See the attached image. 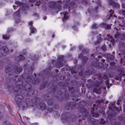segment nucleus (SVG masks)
Instances as JSON below:
<instances>
[{"instance_id": "nucleus-6", "label": "nucleus", "mask_w": 125, "mask_h": 125, "mask_svg": "<svg viewBox=\"0 0 125 125\" xmlns=\"http://www.w3.org/2000/svg\"><path fill=\"white\" fill-rule=\"evenodd\" d=\"M109 4L110 5H113L114 8H119L120 7V5L118 3H115L113 0H110Z\"/></svg>"}, {"instance_id": "nucleus-41", "label": "nucleus", "mask_w": 125, "mask_h": 125, "mask_svg": "<svg viewBox=\"0 0 125 125\" xmlns=\"http://www.w3.org/2000/svg\"><path fill=\"white\" fill-rule=\"evenodd\" d=\"M98 9V7L97 6H96L94 9V10L95 12H97V10Z\"/></svg>"}, {"instance_id": "nucleus-49", "label": "nucleus", "mask_w": 125, "mask_h": 125, "mask_svg": "<svg viewBox=\"0 0 125 125\" xmlns=\"http://www.w3.org/2000/svg\"><path fill=\"white\" fill-rule=\"evenodd\" d=\"M84 2L85 4V6H86L87 5V4L88 3L87 1L85 0H84Z\"/></svg>"}, {"instance_id": "nucleus-25", "label": "nucleus", "mask_w": 125, "mask_h": 125, "mask_svg": "<svg viewBox=\"0 0 125 125\" xmlns=\"http://www.w3.org/2000/svg\"><path fill=\"white\" fill-rule=\"evenodd\" d=\"M82 52L84 53H87L88 52V50L86 49H83L82 51Z\"/></svg>"}, {"instance_id": "nucleus-51", "label": "nucleus", "mask_w": 125, "mask_h": 125, "mask_svg": "<svg viewBox=\"0 0 125 125\" xmlns=\"http://www.w3.org/2000/svg\"><path fill=\"white\" fill-rule=\"evenodd\" d=\"M47 17L46 16H45L44 17H43V19L45 20H46L47 19Z\"/></svg>"}, {"instance_id": "nucleus-27", "label": "nucleus", "mask_w": 125, "mask_h": 125, "mask_svg": "<svg viewBox=\"0 0 125 125\" xmlns=\"http://www.w3.org/2000/svg\"><path fill=\"white\" fill-rule=\"evenodd\" d=\"M14 31V29L12 28H9L8 29L7 32L8 33L10 32H12Z\"/></svg>"}, {"instance_id": "nucleus-36", "label": "nucleus", "mask_w": 125, "mask_h": 125, "mask_svg": "<svg viewBox=\"0 0 125 125\" xmlns=\"http://www.w3.org/2000/svg\"><path fill=\"white\" fill-rule=\"evenodd\" d=\"M122 37L123 39L125 40V33L123 34H122Z\"/></svg>"}, {"instance_id": "nucleus-44", "label": "nucleus", "mask_w": 125, "mask_h": 125, "mask_svg": "<svg viewBox=\"0 0 125 125\" xmlns=\"http://www.w3.org/2000/svg\"><path fill=\"white\" fill-rule=\"evenodd\" d=\"M94 92H95L96 93H98V91H97V90H96V88H95V89H94Z\"/></svg>"}, {"instance_id": "nucleus-11", "label": "nucleus", "mask_w": 125, "mask_h": 125, "mask_svg": "<svg viewBox=\"0 0 125 125\" xmlns=\"http://www.w3.org/2000/svg\"><path fill=\"white\" fill-rule=\"evenodd\" d=\"M102 25L106 29L109 30L111 29V27L110 25H107L105 23H103Z\"/></svg>"}, {"instance_id": "nucleus-22", "label": "nucleus", "mask_w": 125, "mask_h": 125, "mask_svg": "<svg viewBox=\"0 0 125 125\" xmlns=\"http://www.w3.org/2000/svg\"><path fill=\"white\" fill-rule=\"evenodd\" d=\"M107 58L111 60L113 59V56L112 55H110L109 54H107Z\"/></svg>"}, {"instance_id": "nucleus-1", "label": "nucleus", "mask_w": 125, "mask_h": 125, "mask_svg": "<svg viewBox=\"0 0 125 125\" xmlns=\"http://www.w3.org/2000/svg\"><path fill=\"white\" fill-rule=\"evenodd\" d=\"M64 56L62 55H59L58 56L55 65L56 68H59L63 66V62L64 61Z\"/></svg>"}, {"instance_id": "nucleus-19", "label": "nucleus", "mask_w": 125, "mask_h": 125, "mask_svg": "<svg viewBox=\"0 0 125 125\" xmlns=\"http://www.w3.org/2000/svg\"><path fill=\"white\" fill-rule=\"evenodd\" d=\"M23 9H24L25 10H28L29 9V6L27 4L23 5L22 7Z\"/></svg>"}, {"instance_id": "nucleus-5", "label": "nucleus", "mask_w": 125, "mask_h": 125, "mask_svg": "<svg viewBox=\"0 0 125 125\" xmlns=\"http://www.w3.org/2000/svg\"><path fill=\"white\" fill-rule=\"evenodd\" d=\"M12 73H10L9 74L8 76H10V77L11 76V78L10 80H12V78H13V80L16 82L19 81H20V78H21V77L20 76L15 75V77L13 76V75L12 74Z\"/></svg>"}, {"instance_id": "nucleus-20", "label": "nucleus", "mask_w": 125, "mask_h": 125, "mask_svg": "<svg viewBox=\"0 0 125 125\" xmlns=\"http://www.w3.org/2000/svg\"><path fill=\"white\" fill-rule=\"evenodd\" d=\"M101 48L104 52L106 50V46L105 44H104L101 46Z\"/></svg>"}, {"instance_id": "nucleus-30", "label": "nucleus", "mask_w": 125, "mask_h": 125, "mask_svg": "<svg viewBox=\"0 0 125 125\" xmlns=\"http://www.w3.org/2000/svg\"><path fill=\"white\" fill-rule=\"evenodd\" d=\"M97 28V24L96 23H94L93 25L92 26V29H96Z\"/></svg>"}, {"instance_id": "nucleus-15", "label": "nucleus", "mask_w": 125, "mask_h": 125, "mask_svg": "<svg viewBox=\"0 0 125 125\" xmlns=\"http://www.w3.org/2000/svg\"><path fill=\"white\" fill-rule=\"evenodd\" d=\"M107 37H108L109 38V37L111 38V40L110 41L113 44H114V42L115 41V40L114 39L113 37H112L111 36H110L109 34H108L107 35Z\"/></svg>"}, {"instance_id": "nucleus-64", "label": "nucleus", "mask_w": 125, "mask_h": 125, "mask_svg": "<svg viewBox=\"0 0 125 125\" xmlns=\"http://www.w3.org/2000/svg\"><path fill=\"white\" fill-rule=\"evenodd\" d=\"M34 76L36 77V76H37V74L35 73H34Z\"/></svg>"}, {"instance_id": "nucleus-16", "label": "nucleus", "mask_w": 125, "mask_h": 125, "mask_svg": "<svg viewBox=\"0 0 125 125\" xmlns=\"http://www.w3.org/2000/svg\"><path fill=\"white\" fill-rule=\"evenodd\" d=\"M109 13L110 14V15L109 17L108 18V19H109L110 17L112 16L113 14L114 13V11L111 9L109 11Z\"/></svg>"}, {"instance_id": "nucleus-13", "label": "nucleus", "mask_w": 125, "mask_h": 125, "mask_svg": "<svg viewBox=\"0 0 125 125\" xmlns=\"http://www.w3.org/2000/svg\"><path fill=\"white\" fill-rule=\"evenodd\" d=\"M25 59V58L24 57L23 55H20L16 57V60L17 61H20L23 60Z\"/></svg>"}, {"instance_id": "nucleus-10", "label": "nucleus", "mask_w": 125, "mask_h": 125, "mask_svg": "<svg viewBox=\"0 0 125 125\" xmlns=\"http://www.w3.org/2000/svg\"><path fill=\"white\" fill-rule=\"evenodd\" d=\"M62 13L63 14L64 16L63 18L62 19V20L63 21H64L69 18V16L67 15L68 14V13L66 12H63Z\"/></svg>"}, {"instance_id": "nucleus-42", "label": "nucleus", "mask_w": 125, "mask_h": 125, "mask_svg": "<svg viewBox=\"0 0 125 125\" xmlns=\"http://www.w3.org/2000/svg\"><path fill=\"white\" fill-rule=\"evenodd\" d=\"M71 73L72 74H73L74 73H76V72L75 71H74L72 70H71Z\"/></svg>"}, {"instance_id": "nucleus-9", "label": "nucleus", "mask_w": 125, "mask_h": 125, "mask_svg": "<svg viewBox=\"0 0 125 125\" xmlns=\"http://www.w3.org/2000/svg\"><path fill=\"white\" fill-rule=\"evenodd\" d=\"M33 77V76L32 75L28 76L27 78V80L26 81V82L29 83L31 82L33 83L34 80V79L32 80Z\"/></svg>"}, {"instance_id": "nucleus-31", "label": "nucleus", "mask_w": 125, "mask_h": 125, "mask_svg": "<svg viewBox=\"0 0 125 125\" xmlns=\"http://www.w3.org/2000/svg\"><path fill=\"white\" fill-rule=\"evenodd\" d=\"M66 1V3L64 5V6H63L64 8V9H65L68 6V3H69V2H68V3L67 2V1Z\"/></svg>"}, {"instance_id": "nucleus-54", "label": "nucleus", "mask_w": 125, "mask_h": 125, "mask_svg": "<svg viewBox=\"0 0 125 125\" xmlns=\"http://www.w3.org/2000/svg\"><path fill=\"white\" fill-rule=\"evenodd\" d=\"M98 57L99 58H102V56L100 55H99L98 56Z\"/></svg>"}, {"instance_id": "nucleus-37", "label": "nucleus", "mask_w": 125, "mask_h": 125, "mask_svg": "<svg viewBox=\"0 0 125 125\" xmlns=\"http://www.w3.org/2000/svg\"><path fill=\"white\" fill-rule=\"evenodd\" d=\"M83 54L82 53H81L79 56V58H82L83 57Z\"/></svg>"}, {"instance_id": "nucleus-55", "label": "nucleus", "mask_w": 125, "mask_h": 125, "mask_svg": "<svg viewBox=\"0 0 125 125\" xmlns=\"http://www.w3.org/2000/svg\"><path fill=\"white\" fill-rule=\"evenodd\" d=\"M57 2H59V3H62V1L61 0H60L59 1H58Z\"/></svg>"}, {"instance_id": "nucleus-14", "label": "nucleus", "mask_w": 125, "mask_h": 125, "mask_svg": "<svg viewBox=\"0 0 125 125\" xmlns=\"http://www.w3.org/2000/svg\"><path fill=\"white\" fill-rule=\"evenodd\" d=\"M88 59L87 57H84L82 59V64H84L86 63L88 60Z\"/></svg>"}, {"instance_id": "nucleus-18", "label": "nucleus", "mask_w": 125, "mask_h": 125, "mask_svg": "<svg viewBox=\"0 0 125 125\" xmlns=\"http://www.w3.org/2000/svg\"><path fill=\"white\" fill-rule=\"evenodd\" d=\"M31 33H33L36 31V29L34 28L33 26H31Z\"/></svg>"}, {"instance_id": "nucleus-8", "label": "nucleus", "mask_w": 125, "mask_h": 125, "mask_svg": "<svg viewBox=\"0 0 125 125\" xmlns=\"http://www.w3.org/2000/svg\"><path fill=\"white\" fill-rule=\"evenodd\" d=\"M75 3L74 2H71L69 4V6L68 8V11L69 12L71 10H72V8H73V10H75V9L74 7Z\"/></svg>"}, {"instance_id": "nucleus-45", "label": "nucleus", "mask_w": 125, "mask_h": 125, "mask_svg": "<svg viewBox=\"0 0 125 125\" xmlns=\"http://www.w3.org/2000/svg\"><path fill=\"white\" fill-rule=\"evenodd\" d=\"M33 24V23L32 21H30L29 23V25H30L32 26V25Z\"/></svg>"}, {"instance_id": "nucleus-52", "label": "nucleus", "mask_w": 125, "mask_h": 125, "mask_svg": "<svg viewBox=\"0 0 125 125\" xmlns=\"http://www.w3.org/2000/svg\"><path fill=\"white\" fill-rule=\"evenodd\" d=\"M33 15L37 16L38 14L36 13H35L33 14Z\"/></svg>"}, {"instance_id": "nucleus-46", "label": "nucleus", "mask_w": 125, "mask_h": 125, "mask_svg": "<svg viewBox=\"0 0 125 125\" xmlns=\"http://www.w3.org/2000/svg\"><path fill=\"white\" fill-rule=\"evenodd\" d=\"M122 7L123 8L125 9V4H122Z\"/></svg>"}, {"instance_id": "nucleus-35", "label": "nucleus", "mask_w": 125, "mask_h": 125, "mask_svg": "<svg viewBox=\"0 0 125 125\" xmlns=\"http://www.w3.org/2000/svg\"><path fill=\"white\" fill-rule=\"evenodd\" d=\"M115 64V63L114 62H110V65L111 66H114Z\"/></svg>"}, {"instance_id": "nucleus-3", "label": "nucleus", "mask_w": 125, "mask_h": 125, "mask_svg": "<svg viewBox=\"0 0 125 125\" xmlns=\"http://www.w3.org/2000/svg\"><path fill=\"white\" fill-rule=\"evenodd\" d=\"M9 51L8 48L7 46L3 47L2 49H0V57L7 55Z\"/></svg>"}, {"instance_id": "nucleus-61", "label": "nucleus", "mask_w": 125, "mask_h": 125, "mask_svg": "<svg viewBox=\"0 0 125 125\" xmlns=\"http://www.w3.org/2000/svg\"><path fill=\"white\" fill-rule=\"evenodd\" d=\"M122 60H123V59H122V58H121V59H120V62H121V63H122Z\"/></svg>"}, {"instance_id": "nucleus-53", "label": "nucleus", "mask_w": 125, "mask_h": 125, "mask_svg": "<svg viewBox=\"0 0 125 125\" xmlns=\"http://www.w3.org/2000/svg\"><path fill=\"white\" fill-rule=\"evenodd\" d=\"M27 65L26 64H24V69H25V67L27 66Z\"/></svg>"}, {"instance_id": "nucleus-62", "label": "nucleus", "mask_w": 125, "mask_h": 125, "mask_svg": "<svg viewBox=\"0 0 125 125\" xmlns=\"http://www.w3.org/2000/svg\"><path fill=\"white\" fill-rule=\"evenodd\" d=\"M65 46H62V48H63V49H64V48H65Z\"/></svg>"}, {"instance_id": "nucleus-4", "label": "nucleus", "mask_w": 125, "mask_h": 125, "mask_svg": "<svg viewBox=\"0 0 125 125\" xmlns=\"http://www.w3.org/2000/svg\"><path fill=\"white\" fill-rule=\"evenodd\" d=\"M92 65L96 69H102L104 68V64L101 62L98 63L95 62L94 63H92Z\"/></svg>"}, {"instance_id": "nucleus-39", "label": "nucleus", "mask_w": 125, "mask_h": 125, "mask_svg": "<svg viewBox=\"0 0 125 125\" xmlns=\"http://www.w3.org/2000/svg\"><path fill=\"white\" fill-rule=\"evenodd\" d=\"M20 21V19H16L15 20V22L16 23H19Z\"/></svg>"}, {"instance_id": "nucleus-38", "label": "nucleus", "mask_w": 125, "mask_h": 125, "mask_svg": "<svg viewBox=\"0 0 125 125\" xmlns=\"http://www.w3.org/2000/svg\"><path fill=\"white\" fill-rule=\"evenodd\" d=\"M48 105H52V103L51 101H49L48 102Z\"/></svg>"}, {"instance_id": "nucleus-40", "label": "nucleus", "mask_w": 125, "mask_h": 125, "mask_svg": "<svg viewBox=\"0 0 125 125\" xmlns=\"http://www.w3.org/2000/svg\"><path fill=\"white\" fill-rule=\"evenodd\" d=\"M37 0H29V2L31 3H33L36 1Z\"/></svg>"}, {"instance_id": "nucleus-32", "label": "nucleus", "mask_w": 125, "mask_h": 125, "mask_svg": "<svg viewBox=\"0 0 125 125\" xmlns=\"http://www.w3.org/2000/svg\"><path fill=\"white\" fill-rule=\"evenodd\" d=\"M65 78V76L64 75H62L60 77V79L61 80H63Z\"/></svg>"}, {"instance_id": "nucleus-23", "label": "nucleus", "mask_w": 125, "mask_h": 125, "mask_svg": "<svg viewBox=\"0 0 125 125\" xmlns=\"http://www.w3.org/2000/svg\"><path fill=\"white\" fill-rule=\"evenodd\" d=\"M120 35V34L118 31H117L115 35L114 38H116L119 37Z\"/></svg>"}, {"instance_id": "nucleus-17", "label": "nucleus", "mask_w": 125, "mask_h": 125, "mask_svg": "<svg viewBox=\"0 0 125 125\" xmlns=\"http://www.w3.org/2000/svg\"><path fill=\"white\" fill-rule=\"evenodd\" d=\"M10 35L8 36L7 34L3 35H2V37L3 39L5 40L9 39L10 37Z\"/></svg>"}, {"instance_id": "nucleus-59", "label": "nucleus", "mask_w": 125, "mask_h": 125, "mask_svg": "<svg viewBox=\"0 0 125 125\" xmlns=\"http://www.w3.org/2000/svg\"><path fill=\"white\" fill-rule=\"evenodd\" d=\"M55 61V60H53L52 61V63H54Z\"/></svg>"}, {"instance_id": "nucleus-43", "label": "nucleus", "mask_w": 125, "mask_h": 125, "mask_svg": "<svg viewBox=\"0 0 125 125\" xmlns=\"http://www.w3.org/2000/svg\"><path fill=\"white\" fill-rule=\"evenodd\" d=\"M34 57L32 58V59L33 60H37L38 58H36V55H34Z\"/></svg>"}, {"instance_id": "nucleus-57", "label": "nucleus", "mask_w": 125, "mask_h": 125, "mask_svg": "<svg viewBox=\"0 0 125 125\" xmlns=\"http://www.w3.org/2000/svg\"><path fill=\"white\" fill-rule=\"evenodd\" d=\"M102 61L103 62H104L105 61V60L104 59H103L102 60Z\"/></svg>"}, {"instance_id": "nucleus-50", "label": "nucleus", "mask_w": 125, "mask_h": 125, "mask_svg": "<svg viewBox=\"0 0 125 125\" xmlns=\"http://www.w3.org/2000/svg\"><path fill=\"white\" fill-rule=\"evenodd\" d=\"M31 71H33L34 69L33 66H31Z\"/></svg>"}, {"instance_id": "nucleus-63", "label": "nucleus", "mask_w": 125, "mask_h": 125, "mask_svg": "<svg viewBox=\"0 0 125 125\" xmlns=\"http://www.w3.org/2000/svg\"><path fill=\"white\" fill-rule=\"evenodd\" d=\"M16 6H15V5H13V7L14 9H15V7H16Z\"/></svg>"}, {"instance_id": "nucleus-28", "label": "nucleus", "mask_w": 125, "mask_h": 125, "mask_svg": "<svg viewBox=\"0 0 125 125\" xmlns=\"http://www.w3.org/2000/svg\"><path fill=\"white\" fill-rule=\"evenodd\" d=\"M120 12L125 17V11L124 10H121L120 11Z\"/></svg>"}, {"instance_id": "nucleus-34", "label": "nucleus", "mask_w": 125, "mask_h": 125, "mask_svg": "<svg viewBox=\"0 0 125 125\" xmlns=\"http://www.w3.org/2000/svg\"><path fill=\"white\" fill-rule=\"evenodd\" d=\"M103 78L105 79H107L108 78L107 75L105 74H104L103 76Z\"/></svg>"}, {"instance_id": "nucleus-29", "label": "nucleus", "mask_w": 125, "mask_h": 125, "mask_svg": "<svg viewBox=\"0 0 125 125\" xmlns=\"http://www.w3.org/2000/svg\"><path fill=\"white\" fill-rule=\"evenodd\" d=\"M15 4H17L19 5H22L23 4V3L22 2H21L18 1H16L15 2Z\"/></svg>"}, {"instance_id": "nucleus-24", "label": "nucleus", "mask_w": 125, "mask_h": 125, "mask_svg": "<svg viewBox=\"0 0 125 125\" xmlns=\"http://www.w3.org/2000/svg\"><path fill=\"white\" fill-rule=\"evenodd\" d=\"M20 10H18L14 13V14L15 15L17 16H19L20 15Z\"/></svg>"}, {"instance_id": "nucleus-26", "label": "nucleus", "mask_w": 125, "mask_h": 125, "mask_svg": "<svg viewBox=\"0 0 125 125\" xmlns=\"http://www.w3.org/2000/svg\"><path fill=\"white\" fill-rule=\"evenodd\" d=\"M96 4L100 6L101 7H102L101 1L100 0H97L96 1Z\"/></svg>"}, {"instance_id": "nucleus-48", "label": "nucleus", "mask_w": 125, "mask_h": 125, "mask_svg": "<svg viewBox=\"0 0 125 125\" xmlns=\"http://www.w3.org/2000/svg\"><path fill=\"white\" fill-rule=\"evenodd\" d=\"M35 5H37V6H39L40 5V3H38L37 1V3L35 4Z\"/></svg>"}, {"instance_id": "nucleus-56", "label": "nucleus", "mask_w": 125, "mask_h": 125, "mask_svg": "<svg viewBox=\"0 0 125 125\" xmlns=\"http://www.w3.org/2000/svg\"><path fill=\"white\" fill-rule=\"evenodd\" d=\"M44 9L45 10H44V11H46V7H44Z\"/></svg>"}, {"instance_id": "nucleus-60", "label": "nucleus", "mask_w": 125, "mask_h": 125, "mask_svg": "<svg viewBox=\"0 0 125 125\" xmlns=\"http://www.w3.org/2000/svg\"><path fill=\"white\" fill-rule=\"evenodd\" d=\"M65 1H67V2H69L70 1V0H65Z\"/></svg>"}, {"instance_id": "nucleus-21", "label": "nucleus", "mask_w": 125, "mask_h": 125, "mask_svg": "<svg viewBox=\"0 0 125 125\" xmlns=\"http://www.w3.org/2000/svg\"><path fill=\"white\" fill-rule=\"evenodd\" d=\"M101 41V38H99L96 41L94 42V44L96 45L97 44L99 43Z\"/></svg>"}, {"instance_id": "nucleus-7", "label": "nucleus", "mask_w": 125, "mask_h": 125, "mask_svg": "<svg viewBox=\"0 0 125 125\" xmlns=\"http://www.w3.org/2000/svg\"><path fill=\"white\" fill-rule=\"evenodd\" d=\"M13 69L15 73L17 74L20 73L22 70V69L21 67L19 68L18 66H16L14 67Z\"/></svg>"}, {"instance_id": "nucleus-2", "label": "nucleus", "mask_w": 125, "mask_h": 125, "mask_svg": "<svg viewBox=\"0 0 125 125\" xmlns=\"http://www.w3.org/2000/svg\"><path fill=\"white\" fill-rule=\"evenodd\" d=\"M49 6L50 8L54 9L55 8L57 13L61 10L62 7L59 4L57 3L56 2L52 1L49 2Z\"/></svg>"}, {"instance_id": "nucleus-47", "label": "nucleus", "mask_w": 125, "mask_h": 125, "mask_svg": "<svg viewBox=\"0 0 125 125\" xmlns=\"http://www.w3.org/2000/svg\"><path fill=\"white\" fill-rule=\"evenodd\" d=\"M106 85H108L109 84V82L108 80H107L106 81Z\"/></svg>"}, {"instance_id": "nucleus-12", "label": "nucleus", "mask_w": 125, "mask_h": 125, "mask_svg": "<svg viewBox=\"0 0 125 125\" xmlns=\"http://www.w3.org/2000/svg\"><path fill=\"white\" fill-rule=\"evenodd\" d=\"M12 69L11 67L10 66H6L5 72L6 73H8L11 72Z\"/></svg>"}, {"instance_id": "nucleus-58", "label": "nucleus", "mask_w": 125, "mask_h": 125, "mask_svg": "<svg viewBox=\"0 0 125 125\" xmlns=\"http://www.w3.org/2000/svg\"><path fill=\"white\" fill-rule=\"evenodd\" d=\"M55 71V72L57 73H58L59 71L57 69Z\"/></svg>"}, {"instance_id": "nucleus-33", "label": "nucleus", "mask_w": 125, "mask_h": 125, "mask_svg": "<svg viewBox=\"0 0 125 125\" xmlns=\"http://www.w3.org/2000/svg\"><path fill=\"white\" fill-rule=\"evenodd\" d=\"M98 78L99 79H103V77L102 76V75L101 73H99L98 74Z\"/></svg>"}]
</instances>
